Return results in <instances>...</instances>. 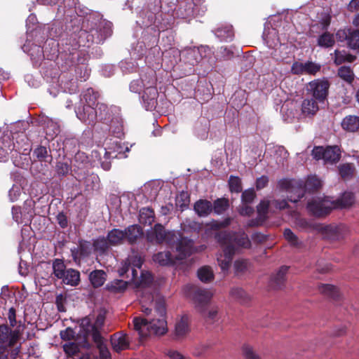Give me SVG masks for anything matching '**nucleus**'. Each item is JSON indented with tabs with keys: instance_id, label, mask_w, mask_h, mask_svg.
<instances>
[{
	"instance_id": "nucleus-1",
	"label": "nucleus",
	"mask_w": 359,
	"mask_h": 359,
	"mask_svg": "<svg viewBox=\"0 0 359 359\" xmlns=\"http://www.w3.org/2000/svg\"><path fill=\"white\" fill-rule=\"evenodd\" d=\"M133 323L134 330L137 332L140 339L150 334L163 335L168 330L165 318L135 317Z\"/></svg>"
},
{
	"instance_id": "nucleus-2",
	"label": "nucleus",
	"mask_w": 359,
	"mask_h": 359,
	"mask_svg": "<svg viewBox=\"0 0 359 359\" xmlns=\"http://www.w3.org/2000/svg\"><path fill=\"white\" fill-rule=\"evenodd\" d=\"M217 242L222 247H233L234 254L240 248H250L251 242L245 232L222 231L215 235Z\"/></svg>"
},
{
	"instance_id": "nucleus-3",
	"label": "nucleus",
	"mask_w": 359,
	"mask_h": 359,
	"mask_svg": "<svg viewBox=\"0 0 359 359\" xmlns=\"http://www.w3.org/2000/svg\"><path fill=\"white\" fill-rule=\"evenodd\" d=\"M100 95L93 88H89L83 93V98L86 104L76 111V116L83 123H93L96 116L94 107L98 102Z\"/></svg>"
},
{
	"instance_id": "nucleus-4",
	"label": "nucleus",
	"mask_w": 359,
	"mask_h": 359,
	"mask_svg": "<svg viewBox=\"0 0 359 359\" xmlns=\"http://www.w3.org/2000/svg\"><path fill=\"white\" fill-rule=\"evenodd\" d=\"M168 239L170 242L169 246L175 249L177 253L176 255L177 260L184 259L196 251L194 241L184 236L179 231H175V234L170 236Z\"/></svg>"
},
{
	"instance_id": "nucleus-5",
	"label": "nucleus",
	"mask_w": 359,
	"mask_h": 359,
	"mask_svg": "<svg viewBox=\"0 0 359 359\" xmlns=\"http://www.w3.org/2000/svg\"><path fill=\"white\" fill-rule=\"evenodd\" d=\"M278 186L280 189L288 192L290 195L287 196V199L290 202L296 203L304 196L303 181L302 180L283 179L278 182Z\"/></svg>"
},
{
	"instance_id": "nucleus-6",
	"label": "nucleus",
	"mask_w": 359,
	"mask_h": 359,
	"mask_svg": "<svg viewBox=\"0 0 359 359\" xmlns=\"http://www.w3.org/2000/svg\"><path fill=\"white\" fill-rule=\"evenodd\" d=\"M333 208V203L326 198H313L306 205L309 213L318 218L328 215Z\"/></svg>"
},
{
	"instance_id": "nucleus-7",
	"label": "nucleus",
	"mask_w": 359,
	"mask_h": 359,
	"mask_svg": "<svg viewBox=\"0 0 359 359\" xmlns=\"http://www.w3.org/2000/svg\"><path fill=\"white\" fill-rule=\"evenodd\" d=\"M312 155L316 160L323 159L325 163L331 164L337 163L341 158V151L338 146L315 147Z\"/></svg>"
},
{
	"instance_id": "nucleus-8",
	"label": "nucleus",
	"mask_w": 359,
	"mask_h": 359,
	"mask_svg": "<svg viewBox=\"0 0 359 359\" xmlns=\"http://www.w3.org/2000/svg\"><path fill=\"white\" fill-rule=\"evenodd\" d=\"M330 88V83L326 79H314L307 86V90L319 103H323L327 99Z\"/></svg>"
},
{
	"instance_id": "nucleus-9",
	"label": "nucleus",
	"mask_w": 359,
	"mask_h": 359,
	"mask_svg": "<svg viewBox=\"0 0 359 359\" xmlns=\"http://www.w3.org/2000/svg\"><path fill=\"white\" fill-rule=\"evenodd\" d=\"M318 232L323 235V238L330 241H336L343 239L346 236L348 229L344 224L324 226L320 224Z\"/></svg>"
},
{
	"instance_id": "nucleus-10",
	"label": "nucleus",
	"mask_w": 359,
	"mask_h": 359,
	"mask_svg": "<svg viewBox=\"0 0 359 359\" xmlns=\"http://www.w3.org/2000/svg\"><path fill=\"white\" fill-rule=\"evenodd\" d=\"M155 84V78L152 77L149 79L148 81V86L144 89L142 96L144 107L147 111L154 110L157 104L158 93Z\"/></svg>"
},
{
	"instance_id": "nucleus-11",
	"label": "nucleus",
	"mask_w": 359,
	"mask_h": 359,
	"mask_svg": "<svg viewBox=\"0 0 359 359\" xmlns=\"http://www.w3.org/2000/svg\"><path fill=\"white\" fill-rule=\"evenodd\" d=\"M175 231H166L161 224H156L152 230L147 233V239L149 242L156 244L165 243L168 246L170 243L169 237L174 235Z\"/></svg>"
},
{
	"instance_id": "nucleus-12",
	"label": "nucleus",
	"mask_w": 359,
	"mask_h": 359,
	"mask_svg": "<svg viewBox=\"0 0 359 359\" xmlns=\"http://www.w3.org/2000/svg\"><path fill=\"white\" fill-rule=\"evenodd\" d=\"M337 39L341 41H346L348 48L356 50L359 48V29L351 28L342 29L336 33Z\"/></svg>"
},
{
	"instance_id": "nucleus-13",
	"label": "nucleus",
	"mask_w": 359,
	"mask_h": 359,
	"mask_svg": "<svg viewBox=\"0 0 359 359\" xmlns=\"http://www.w3.org/2000/svg\"><path fill=\"white\" fill-rule=\"evenodd\" d=\"M94 316H87L79 320V334L83 337V346L87 348L90 347V344L88 341L89 336L92 337L93 339V334L95 332V327L93 325Z\"/></svg>"
},
{
	"instance_id": "nucleus-14",
	"label": "nucleus",
	"mask_w": 359,
	"mask_h": 359,
	"mask_svg": "<svg viewBox=\"0 0 359 359\" xmlns=\"http://www.w3.org/2000/svg\"><path fill=\"white\" fill-rule=\"evenodd\" d=\"M20 338L18 330H12L7 325H0V346L13 347Z\"/></svg>"
},
{
	"instance_id": "nucleus-15",
	"label": "nucleus",
	"mask_w": 359,
	"mask_h": 359,
	"mask_svg": "<svg viewBox=\"0 0 359 359\" xmlns=\"http://www.w3.org/2000/svg\"><path fill=\"white\" fill-rule=\"evenodd\" d=\"M212 297L211 292L205 289L194 287L192 288V298L196 309L203 313Z\"/></svg>"
},
{
	"instance_id": "nucleus-16",
	"label": "nucleus",
	"mask_w": 359,
	"mask_h": 359,
	"mask_svg": "<svg viewBox=\"0 0 359 359\" xmlns=\"http://www.w3.org/2000/svg\"><path fill=\"white\" fill-rule=\"evenodd\" d=\"M94 110L96 111L95 120L93 123H85L86 124L93 126L97 120L107 125L115 122L114 118H111V114L106 104L97 102L96 106L94 107Z\"/></svg>"
},
{
	"instance_id": "nucleus-17",
	"label": "nucleus",
	"mask_w": 359,
	"mask_h": 359,
	"mask_svg": "<svg viewBox=\"0 0 359 359\" xmlns=\"http://www.w3.org/2000/svg\"><path fill=\"white\" fill-rule=\"evenodd\" d=\"M130 343L129 337L123 332H116L111 337L112 348L116 353H121L128 349L130 348Z\"/></svg>"
},
{
	"instance_id": "nucleus-18",
	"label": "nucleus",
	"mask_w": 359,
	"mask_h": 359,
	"mask_svg": "<svg viewBox=\"0 0 359 359\" xmlns=\"http://www.w3.org/2000/svg\"><path fill=\"white\" fill-rule=\"evenodd\" d=\"M180 57L181 61L189 66V72H194L193 67L201 60V55L198 50L194 48H189L182 50L180 53Z\"/></svg>"
},
{
	"instance_id": "nucleus-19",
	"label": "nucleus",
	"mask_w": 359,
	"mask_h": 359,
	"mask_svg": "<svg viewBox=\"0 0 359 359\" xmlns=\"http://www.w3.org/2000/svg\"><path fill=\"white\" fill-rule=\"evenodd\" d=\"M288 269L286 266H282L276 273L271 275L269 281V285L271 288L281 290L284 287Z\"/></svg>"
},
{
	"instance_id": "nucleus-20",
	"label": "nucleus",
	"mask_w": 359,
	"mask_h": 359,
	"mask_svg": "<svg viewBox=\"0 0 359 359\" xmlns=\"http://www.w3.org/2000/svg\"><path fill=\"white\" fill-rule=\"evenodd\" d=\"M71 252L73 259L75 262H77L78 260L79 261L81 259L86 258L91 253L90 243L87 241L80 240L79 241L78 247L72 249Z\"/></svg>"
},
{
	"instance_id": "nucleus-21",
	"label": "nucleus",
	"mask_w": 359,
	"mask_h": 359,
	"mask_svg": "<svg viewBox=\"0 0 359 359\" xmlns=\"http://www.w3.org/2000/svg\"><path fill=\"white\" fill-rule=\"evenodd\" d=\"M152 259L155 263L162 266H173L176 260H177L176 256H173L168 250L158 252L154 254Z\"/></svg>"
},
{
	"instance_id": "nucleus-22",
	"label": "nucleus",
	"mask_w": 359,
	"mask_h": 359,
	"mask_svg": "<svg viewBox=\"0 0 359 359\" xmlns=\"http://www.w3.org/2000/svg\"><path fill=\"white\" fill-rule=\"evenodd\" d=\"M213 32L222 41H231L234 37L233 26L230 24L221 25Z\"/></svg>"
},
{
	"instance_id": "nucleus-23",
	"label": "nucleus",
	"mask_w": 359,
	"mask_h": 359,
	"mask_svg": "<svg viewBox=\"0 0 359 359\" xmlns=\"http://www.w3.org/2000/svg\"><path fill=\"white\" fill-rule=\"evenodd\" d=\"M125 238L128 243L134 244L141 238L144 233L142 227L138 224L128 226L124 230Z\"/></svg>"
},
{
	"instance_id": "nucleus-24",
	"label": "nucleus",
	"mask_w": 359,
	"mask_h": 359,
	"mask_svg": "<svg viewBox=\"0 0 359 359\" xmlns=\"http://www.w3.org/2000/svg\"><path fill=\"white\" fill-rule=\"evenodd\" d=\"M223 255H220V257L217 258V262L222 270L225 271L227 270L231 265L235 255L234 250L231 246L223 248Z\"/></svg>"
},
{
	"instance_id": "nucleus-25",
	"label": "nucleus",
	"mask_w": 359,
	"mask_h": 359,
	"mask_svg": "<svg viewBox=\"0 0 359 359\" xmlns=\"http://www.w3.org/2000/svg\"><path fill=\"white\" fill-rule=\"evenodd\" d=\"M194 209L199 217H207L212 211V203L206 199H200L194 203Z\"/></svg>"
},
{
	"instance_id": "nucleus-26",
	"label": "nucleus",
	"mask_w": 359,
	"mask_h": 359,
	"mask_svg": "<svg viewBox=\"0 0 359 359\" xmlns=\"http://www.w3.org/2000/svg\"><path fill=\"white\" fill-rule=\"evenodd\" d=\"M318 103L313 97L304 99L302 104V114L306 116H313L319 109Z\"/></svg>"
},
{
	"instance_id": "nucleus-27",
	"label": "nucleus",
	"mask_w": 359,
	"mask_h": 359,
	"mask_svg": "<svg viewBox=\"0 0 359 359\" xmlns=\"http://www.w3.org/2000/svg\"><path fill=\"white\" fill-rule=\"evenodd\" d=\"M322 187V182L320 179L316 176L308 177L306 182H303V189L304 194L308 192L313 194L317 192Z\"/></svg>"
},
{
	"instance_id": "nucleus-28",
	"label": "nucleus",
	"mask_w": 359,
	"mask_h": 359,
	"mask_svg": "<svg viewBox=\"0 0 359 359\" xmlns=\"http://www.w3.org/2000/svg\"><path fill=\"white\" fill-rule=\"evenodd\" d=\"M189 332V318L187 316H183L175 325V337L177 339H182Z\"/></svg>"
},
{
	"instance_id": "nucleus-29",
	"label": "nucleus",
	"mask_w": 359,
	"mask_h": 359,
	"mask_svg": "<svg viewBox=\"0 0 359 359\" xmlns=\"http://www.w3.org/2000/svg\"><path fill=\"white\" fill-rule=\"evenodd\" d=\"M341 127L348 132H355L359 129V116L348 115L345 116L341 121Z\"/></svg>"
},
{
	"instance_id": "nucleus-30",
	"label": "nucleus",
	"mask_w": 359,
	"mask_h": 359,
	"mask_svg": "<svg viewBox=\"0 0 359 359\" xmlns=\"http://www.w3.org/2000/svg\"><path fill=\"white\" fill-rule=\"evenodd\" d=\"M62 149L65 156L72 154L78 151L79 140L75 137H65L62 140Z\"/></svg>"
},
{
	"instance_id": "nucleus-31",
	"label": "nucleus",
	"mask_w": 359,
	"mask_h": 359,
	"mask_svg": "<svg viewBox=\"0 0 359 359\" xmlns=\"http://www.w3.org/2000/svg\"><path fill=\"white\" fill-rule=\"evenodd\" d=\"M61 280L66 285L76 286L80 282V273L79 271L73 269H67L65 273V277Z\"/></svg>"
},
{
	"instance_id": "nucleus-32",
	"label": "nucleus",
	"mask_w": 359,
	"mask_h": 359,
	"mask_svg": "<svg viewBox=\"0 0 359 359\" xmlns=\"http://www.w3.org/2000/svg\"><path fill=\"white\" fill-rule=\"evenodd\" d=\"M154 211L151 208H142L140 210L139 222L142 224L151 226L154 222Z\"/></svg>"
},
{
	"instance_id": "nucleus-33",
	"label": "nucleus",
	"mask_w": 359,
	"mask_h": 359,
	"mask_svg": "<svg viewBox=\"0 0 359 359\" xmlns=\"http://www.w3.org/2000/svg\"><path fill=\"white\" fill-rule=\"evenodd\" d=\"M105 321V316L103 313H99L96 318H94L93 325L95 327V332L93 334V341L94 342H100L103 339V337L101 335V330L102 329Z\"/></svg>"
},
{
	"instance_id": "nucleus-34",
	"label": "nucleus",
	"mask_w": 359,
	"mask_h": 359,
	"mask_svg": "<svg viewBox=\"0 0 359 359\" xmlns=\"http://www.w3.org/2000/svg\"><path fill=\"white\" fill-rule=\"evenodd\" d=\"M107 274L103 270H94L89 275V279L94 287H99L104 285Z\"/></svg>"
},
{
	"instance_id": "nucleus-35",
	"label": "nucleus",
	"mask_w": 359,
	"mask_h": 359,
	"mask_svg": "<svg viewBox=\"0 0 359 359\" xmlns=\"http://www.w3.org/2000/svg\"><path fill=\"white\" fill-rule=\"evenodd\" d=\"M355 168L353 163H341L338 166V171L340 177L344 180L351 179L354 175Z\"/></svg>"
},
{
	"instance_id": "nucleus-36",
	"label": "nucleus",
	"mask_w": 359,
	"mask_h": 359,
	"mask_svg": "<svg viewBox=\"0 0 359 359\" xmlns=\"http://www.w3.org/2000/svg\"><path fill=\"white\" fill-rule=\"evenodd\" d=\"M334 62L337 65H341L344 62H353L356 57L345 50H335L334 52Z\"/></svg>"
},
{
	"instance_id": "nucleus-37",
	"label": "nucleus",
	"mask_w": 359,
	"mask_h": 359,
	"mask_svg": "<svg viewBox=\"0 0 359 359\" xmlns=\"http://www.w3.org/2000/svg\"><path fill=\"white\" fill-rule=\"evenodd\" d=\"M107 238L111 245L121 244L125 238L124 231L118 229H113L108 232Z\"/></svg>"
},
{
	"instance_id": "nucleus-38",
	"label": "nucleus",
	"mask_w": 359,
	"mask_h": 359,
	"mask_svg": "<svg viewBox=\"0 0 359 359\" xmlns=\"http://www.w3.org/2000/svg\"><path fill=\"white\" fill-rule=\"evenodd\" d=\"M318 290L320 293L327 296L328 297L338 300L339 298V293L337 288L330 284H322L319 285Z\"/></svg>"
},
{
	"instance_id": "nucleus-39",
	"label": "nucleus",
	"mask_w": 359,
	"mask_h": 359,
	"mask_svg": "<svg viewBox=\"0 0 359 359\" xmlns=\"http://www.w3.org/2000/svg\"><path fill=\"white\" fill-rule=\"evenodd\" d=\"M35 205L36 202L31 197H29L23 203L22 210L25 218H27V221H30L35 215Z\"/></svg>"
},
{
	"instance_id": "nucleus-40",
	"label": "nucleus",
	"mask_w": 359,
	"mask_h": 359,
	"mask_svg": "<svg viewBox=\"0 0 359 359\" xmlns=\"http://www.w3.org/2000/svg\"><path fill=\"white\" fill-rule=\"evenodd\" d=\"M318 46L323 48H331L335 43L334 35L328 32L320 34L317 41Z\"/></svg>"
},
{
	"instance_id": "nucleus-41",
	"label": "nucleus",
	"mask_w": 359,
	"mask_h": 359,
	"mask_svg": "<svg viewBox=\"0 0 359 359\" xmlns=\"http://www.w3.org/2000/svg\"><path fill=\"white\" fill-rule=\"evenodd\" d=\"M72 170V165L68 161H57L55 166L56 175L60 178L66 177Z\"/></svg>"
},
{
	"instance_id": "nucleus-42",
	"label": "nucleus",
	"mask_w": 359,
	"mask_h": 359,
	"mask_svg": "<svg viewBox=\"0 0 359 359\" xmlns=\"http://www.w3.org/2000/svg\"><path fill=\"white\" fill-rule=\"evenodd\" d=\"M53 273L57 279L65 277V273L67 271L64 261L60 259H55L53 261Z\"/></svg>"
},
{
	"instance_id": "nucleus-43",
	"label": "nucleus",
	"mask_w": 359,
	"mask_h": 359,
	"mask_svg": "<svg viewBox=\"0 0 359 359\" xmlns=\"http://www.w3.org/2000/svg\"><path fill=\"white\" fill-rule=\"evenodd\" d=\"M229 207V201L226 198L216 199L212 204V210L217 215L224 213Z\"/></svg>"
},
{
	"instance_id": "nucleus-44",
	"label": "nucleus",
	"mask_w": 359,
	"mask_h": 359,
	"mask_svg": "<svg viewBox=\"0 0 359 359\" xmlns=\"http://www.w3.org/2000/svg\"><path fill=\"white\" fill-rule=\"evenodd\" d=\"M49 152L46 147L40 145L33 151V156L40 161L50 162L52 156Z\"/></svg>"
},
{
	"instance_id": "nucleus-45",
	"label": "nucleus",
	"mask_w": 359,
	"mask_h": 359,
	"mask_svg": "<svg viewBox=\"0 0 359 359\" xmlns=\"http://www.w3.org/2000/svg\"><path fill=\"white\" fill-rule=\"evenodd\" d=\"M197 276L203 283H210L214 278V274L210 267L205 266L198 270Z\"/></svg>"
},
{
	"instance_id": "nucleus-46",
	"label": "nucleus",
	"mask_w": 359,
	"mask_h": 359,
	"mask_svg": "<svg viewBox=\"0 0 359 359\" xmlns=\"http://www.w3.org/2000/svg\"><path fill=\"white\" fill-rule=\"evenodd\" d=\"M355 202V196L352 192H344L341 197L337 200V204L341 208H347Z\"/></svg>"
},
{
	"instance_id": "nucleus-47",
	"label": "nucleus",
	"mask_w": 359,
	"mask_h": 359,
	"mask_svg": "<svg viewBox=\"0 0 359 359\" xmlns=\"http://www.w3.org/2000/svg\"><path fill=\"white\" fill-rule=\"evenodd\" d=\"M338 76L348 83H351L354 79L353 70L346 66H342L339 69Z\"/></svg>"
},
{
	"instance_id": "nucleus-48",
	"label": "nucleus",
	"mask_w": 359,
	"mask_h": 359,
	"mask_svg": "<svg viewBox=\"0 0 359 359\" xmlns=\"http://www.w3.org/2000/svg\"><path fill=\"white\" fill-rule=\"evenodd\" d=\"M230 294L232 297L240 301L241 303H247L249 301V297L246 292L240 287L231 289Z\"/></svg>"
},
{
	"instance_id": "nucleus-49",
	"label": "nucleus",
	"mask_w": 359,
	"mask_h": 359,
	"mask_svg": "<svg viewBox=\"0 0 359 359\" xmlns=\"http://www.w3.org/2000/svg\"><path fill=\"white\" fill-rule=\"evenodd\" d=\"M229 186L231 192L240 193L242 191L241 180L237 176L229 177Z\"/></svg>"
},
{
	"instance_id": "nucleus-50",
	"label": "nucleus",
	"mask_w": 359,
	"mask_h": 359,
	"mask_svg": "<svg viewBox=\"0 0 359 359\" xmlns=\"http://www.w3.org/2000/svg\"><path fill=\"white\" fill-rule=\"evenodd\" d=\"M109 245H111L108 242L107 238L104 236L97 238L93 242L95 249L102 252H106L109 249Z\"/></svg>"
},
{
	"instance_id": "nucleus-51",
	"label": "nucleus",
	"mask_w": 359,
	"mask_h": 359,
	"mask_svg": "<svg viewBox=\"0 0 359 359\" xmlns=\"http://www.w3.org/2000/svg\"><path fill=\"white\" fill-rule=\"evenodd\" d=\"M283 235L285 238L292 246H301L302 243L299 241L298 237L290 229H285L284 230Z\"/></svg>"
},
{
	"instance_id": "nucleus-52",
	"label": "nucleus",
	"mask_w": 359,
	"mask_h": 359,
	"mask_svg": "<svg viewBox=\"0 0 359 359\" xmlns=\"http://www.w3.org/2000/svg\"><path fill=\"white\" fill-rule=\"evenodd\" d=\"M114 121L115 122L114 123H109L107 125L108 130L111 131L115 137H121L123 134V125L118 118H114Z\"/></svg>"
},
{
	"instance_id": "nucleus-53",
	"label": "nucleus",
	"mask_w": 359,
	"mask_h": 359,
	"mask_svg": "<svg viewBox=\"0 0 359 359\" xmlns=\"http://www.w3.org/2000/svg\"><path fill=\"white\" fill-rule=\"evenodd\" d=\"M12 215L13 219L18 224L27 222V218H25V215H23V210L22 207L19 205H14L12 208Z\"/></svg>"
},
{
	"instance_id": "nucleus-54",
	"label": "nucleus",
	"mask_w": 359,
	"mask_h": 359,
	"mask_svg": "<svg viewBox=\"0 0 359 359\" xmlns=\"http://www.w3.org/2000/svg\"><path fill=\"white\" fill-rule=\"evenodd\" d=\"M148 86V82L144 83V79L142 77L140 79L133 80L130 83V90L133 93H140L143 88Z\"/></svg>"
},
{
	"instance_id": "nucleus-55",
	"label": "nucleus",
	"mask_w": 359,
	"mask_h": 359,
	"mask_svg": "<svg viewBox=\"0 0 359 359\" xmlns=\"http://www.w3.org/2000/svg\"><path fill=\"white\" fill-rule=\"evenodd\" d=\"M63 349L65 353L70 357L77 356L79 353V346L74 342L65 344L63 346Z\"/></svg>"
},
{
	"instance_id": "nucleus-56",
	"label": "nucleus",
	"mask_w": 359,
	"mask_h": 359,
	"mask_svg": "<svg viewBox=\"0 0 359 359\" xmlns=\"http://www.w3.org/2000/svg\"><path fill=\"white\" fill-rule=\"evenodd\" d=\"M235 273L237 276L243 274L248 269L249 262L246 259H238L235 261L234 264Z\"/></svg>"
},
{
	"instance_id": "nucleus-57",
	"label": "nucleus",
	"mask_w": 359,
	"mask_h": 359,
	"mask_svg": "<svg viewBox=\"0 0 359 359\" xmlns=\"http://www.w3.org/2000/svg\"><path fill=\"white\" fill-rule=\"evenodd\" d=\"M256 197L254 189H248L245 190L241 195V201L243 204L252 203Z\"/></svg>"
},
{
	"instance_id": "nucleus-58",
	"label": "nucleus",
	"mask_w": 359,
	"mask_h": 359,
	"mask_svg": "<svg viewBox=\"0 0 359 359\" xmlns=\"http://www.w3.org/2000/svg\"><path fill=\"white\" fill-rule=\"evenodd\" d=\"M97 345V348L99 349V357L100 359H111V353L108 350L106 345L104 344L103 339L100 341V342H95Z\"/></svg>"
},
{
	"instance_id": "nucleus-59",
	"label": "nucleus",
	"mask_w": 359,
	"mask_h": 359,
	"mask_svg": "<svg viewBox=\"0 0 359 359\" xmlns=\"http://www.w3.org/2000/svg\"><path fill=\"white\" fill-rule=\"evenodd\" d=\"M320 65L315 62L308 61L304 62V74L315 75L320 70Z\"/></svg>"
},
{
	"instance_id": "nucleus-60",
	"label": "nucleus",
	"mask_w": 359,
	"mask_h": 359,
	"mask_svg": "<svg viewBox=\"0 0 359 359\" xmlns=\"http://www.w3.org/2000/svg\"><path fill=\"white\" fill-rule=\"evenodd\" d=\"M299 224L308 231H316L318 232L319 227H320V224L312 223L304 219H301L299 222Z\"/></svg>"
},
{
	"instance_id": "nucleus-61",
	"label": "nucleus",
	"mask_w": 359,
	"mask_h": 359,
	"mask_svg": "<svg viewBox=\"0 0 359 359\" xmlns=\"http://www.w3.org/2000/svg\"><path fill=\"white\" fill-rule=\"evenodd\" d=\"M153 282V276L151 273L149 272H142L140 276V280L138 283L139 286L148 287Z\"/></svg>"
},
{
	"instance_id": "nucleus-62",
	"label": "nucleus",
	"mask_w": 359,
	"mask_h": 359,
	"mask_svg": "<svg viewBox=\"0 0 359 359\" xmlns=\"http://www.w3.org/2000/svg\"><path fill=\"white\" fill-rule=\"evenodd\" d=\"M242 350L245 359H261L249 345H244Z\"/></svg>"
},
{
	"instance_id": "nucleus-63",
	"label": "nucleus",
	"mask_w": 359,
	"mask_h": 359,
	"mask_svg": "<svg viewBox=\"0 0 359 359\" xmlns=\"http://www.w3.org/2000/svg\"><path fill=\"white\" fill-rule=\"evenodd\" d=\"M155 312L157 313L158 318H165L166 309L165 303L163 301L158 300L155 302Z\"/></svg>"
},
{
	"instance_id": "nucleus-64",
	"label": "nucleus",
	"mask_w": 359,
	"mask_h": 359,
	"mask_svg": "<svg viewBox=\"0 0 359 359\" xmlns=\"http://www.w3.org/2000/svg\"><path fill=\"white\" fill-rule=\"evenodd\" d=\"M269 202L268 201H262L257 206V210L260 217H265L268 212Z\"/></svg>"
}]
</instances>
